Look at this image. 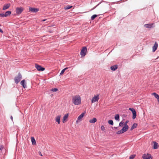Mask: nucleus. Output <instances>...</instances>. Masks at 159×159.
<instances>
[{
    "label": "nucleus",
    "mask_w": 159,
    "mask_h": 159,
    "mask_svg": "<svg viewBox=\"0 0 159 159\" xmlns=\"http://www.w3.org/2000/svg\"><path fill=\"white\" fill-rule=\"evenodd\" d=\"M129 129V126L128 125H124L122 129L118 131L116 133L117 134H120L126 131Z\"/></svg>",
    "instance_id": "2"
},
{
    "label": "nucleus",
    "mask_w": 159,
    "mask_h": 159,
    "mask_svg": "<svg viewBox=\"0 0 159 159\" xmlns=\"http://www.w3.org/2000/svg\"><path fill=\"white\" fill-rule=\"evenodd\" d=\"M118 66L117 65H115L114 66H111V70H115L117 68Z\"/></svg>",
    "instance_id": "22"
},
{
    "label": "nucleus",
    "mask_w": 159,
    "mask_h": 159,
    "mask_svg": "<svg viewBox=\"0 0 159 159\" xmlns=\"http://www.w3.org/2000/svg\"><path fill=\"white\" fill-rule=\"evenodd\" d=\"M137 125V124L136 123H134V124L132 125L131 128H130V130H133L134 129L136 128Z\"/></svg>",
    "instance_id": "20"
},
{
    "label": "nucleus",
    "mask_w": 159,
    "mask_h": 159,
    "mask_svg": "<svg viewBox=\"0 0 159 159\" xmlns=\"http://www.w3.org/2000/svg\"><path fill=\"white\" fill-rule=\"evenodd\" d=\"M24 9V8L22 7H17L16 10V14L18 15L20 14L23 11Z\"/></svg>",
    "instance_id": "8"
},
{
    "label": "nucleus",
    "mask_w": 159,
    "mask_h": 159,
    "mask_svg": "<svg viewBox=\"0 0 159 159\" xmlns=\"http://www.w3.org/2000/svg\"><path fill=\"white\" fill-rule=\"evenodd\" d=\"M10 3H8L6 4H5L4 5L3 7L2 8V10H6L10 7Z\"/></svg>",
    "instance_id": "15"
},
{
    "label": "nucleus",
    "mask_w": 159,
    "mask_h": 159,
    "mask_svg": "<svg viewBox=\"0 0 159 159\" xmlns=\"http://www.w3.org/2000/svg\"><path fill=\"white\" fill-rule=\"evenodd\" d=\"M61 117V115H58L55 117V120L56 122H57L58 124H60V119Z\"/></svg>",
    "instance_id": "12"
},
{
    "label": "nucleus",
    "mask_w": 159,
    "mask_h": 159,
    "mask_svg": "<svg viewBox=\"0 0 159 159\" xmlns=\"http://www.w3.org/2000/svg\"><path fill=\"white\" fill-rule=\"evenodd\" d=\"M114 128H115V129H117V127H114Z\"/></svg>",
    "instance_id": "42"
},
{
    "label": "nucleus",
    "mask_w": 159,
    "mask_h": 159,
    "mask_svg": "<svg viewBox=\"0 0 159 159\" xmlns=\"http://www.w3.org/2000/svg\"><path fill=\"white\" fill-rule=\"evenodd\" d=\"M154 146L153 148L154 149H157L158 147V144L156 143V142H154Z\"/></svg>",
    "instance_id": "21"
},
{
    "label": "nucleus",
    "mask_w": 159,
    "mask_h": 159,
    "mask_svg": "<svg viewBox=\"0 0 159 159\" xmlns=\"http://www.w3.org/2000/svg\"><path fill=\"white\" fill-rule=\"evenodd\" d=\"M72 103L75 105H79L81 103V98L79 95H76L72 97Z\"/></svg>",
    "instance_id": "1"
},
{
    "label": "nucleus",
    "mask_w": 159,
    "mask_h": 159,
    "mask_svg": "<svg viewBox=\"0 0 159 159\" xmlns=\"http://www.w3.org/2000/svg\"><path fill=\"white\" fill-rule=\"evenodd\" d=\"M157 101L158 102H159V97L157 99Z\"/></svg>",
    "instance_id": "40"
},
{
    "label": "nucleus",
    "mask_w": 159,
    "mask_h": 159,
    "mask_svg": "<svg viewBox=\"0 0 159 159\" xmlns=\"http://www.w3.org/2000/svg\"><path fill=\"white\" fill-rule=\"evenodd\" d=\"M51 91L53 92H57L58 91V89L57 88H54L51 89Z\"/></svg>",
    "instance_id": "32"
},
{
    "label": "nucleus",
    "mask_w": 159,
    "mask_h": 159,
    "mask_svg": "<svg viewBox=\"0 0 159 159\" xmlns=\"http://www.w3.org/2000/svg\"><path fill=\"white\" fill-rule=\"evenodd\" d=\"M5 14V16H6V17L9 16L11 14V11H6Z\"/></svg>",
    "instance_id": "23"
},
{
    "label": "nucleus",
    "mask_w": 159,
    "mask_h": 159,
    "mask_svg": "<svg viewBox=\"0 0 159 159\" xmlns=\"http://www.w3.org/2000/svg\"><path fill=\"white\" fill-rule=\"evenodd\" d=\"M29 11L32 12H36L39 11V9L34 7H29Z\"/></svg>",
    "instance_id": "11"
},
{
    "label": "nucleus",
    "mask_w": 159,
    "mask_h": 159,
    "mask_svg": "<svg viewBox=\"0 0 159 159\" xmlns=\"http://www.w3.org/2000/svg\"><path fill=\"white\" fill-rule=\"evenodd\" d=\"M158 47V44L156 42L152 48V51L154 52L157 49Z\"/></svg>",
    "instance_id": "16"
},
{
    "label": "nucleus",
    "mask_w": 159,
    "mask_h": 159,
    "mask_svg": "<svg viewBox=\"0 0 159 159\" xmlns=\"http://www.w3.org/2000/svg\"><path fill=\"white\" fill-rule=\"evenodd\" d=\"M31 141L33 145H36V141L34 138L33 137H31Z\"/></svg>",
    "instance_id": "18"
},
{
    "label": "nucleus",
    "mask_w": 159,
    "mask_h": 159,
    "mask_svg": "<svg viewBox=\"0 0 159 159\" xmlns=\"http://www.w3.org/2000/svg\"><path fill=\"white\" fill-rule=\"evenodd\" d=\"M0 17H6V16H5V14L4 13L0 14Z\"/></svg>",
    "instance_id": "33"
},
{
    "label": "nucleus",
    "mask_w": 159,
    "mask_h": 159,
    "mask_svg": "<svg viewBox=\"0 0 159 159\" xmlns=\"http://www.w3.org/2000/svg\"><path fill=\"white\" fill-rule=\"evenodd\" d=\"M46 19H44V20H42V21H46Z\"/></svg>",
    "instance_id": "41"
},
{
    "label": "nucleus",
    "mask_w": 159,
    "mask_h": 159,
    "mask_svg": "<svg viewBox=\"0 0 159 159\" xmlns=\"http://www.w3.org/2000/svg\"><path fill=\"white\" fill-rule=\"evenodd\" d=\"M154 25V24L152 23V24H147L144 25V26L148 28H151L152 27L153 25Z\"/></svg>",
    "instance_id": "17"
},
{
    "label": "nucleus",
    "mask_w": 159,
    "mask_h": 159,
    "mask_svg": "<svg viewBox=\"0 0 159 159\" xmlns=\"http://www.w3.org/2000/svg\"><path fill=\"white\" fill-rule=\"evenodd\" d=\"M68 68H67V67H66V68H64V69H63V70H61V73H60V75H62L63 74V73H64V72L65 71L66 69H67Z\"/></svg>",
    "instance_id": "26"
},
{
    "label": "nucleus",
    "mask_w": 159,
    "mask_h": 159,
    "mask_svg": "<svg viewBox=\"0 0 159 159\" xmlns=\"http://www.w3.org/2000/svg\"><path fill=\"white\" fill-rule=\"evenodd\" d=\"M135 155H131L129 157V159H133L135 157Z\"/></svg>",
    "instance_id": "31"
},
{
    "label": "nucleus",
    "mask_w": 159,
    "mask_h": 159,
    "mask_svg": "<svg viewBox=\"0 0 159 159\" xmlns=\"http://www.w3.org/2000/svg\"><path fill=\"white\" fill-rule=\"evenodd\" d=\"M129 110L131 111L133 114L132 118L134 119L136 117V113L135 110L133 108H129Z\"/></svg>",
    "instance_id": "9"
},
{
    "label": "nucleus",
    "mask_w": 159,
    "mask_h": 159,
    "mask_svg": "<svg viewBox=\"0 0 159 159\" xmlns=\"http://www.w3.org/2000/svg\"><path fill=\"white\" fill-rule=\"evenodd\" d=\"M3 148V147L2 146H0V150H2Z\"/></svg>",
    "instance_id": "36"
},
{
    "label": "nucleus",
    "mask_w": 159,
    "mask_h": 159,
    "mask_svg": "<svg viewBox=\"0 0 159 159\" xmlns=\"http://www.w3.org/2000/svg\"><path fill=\"white\" fill-rule=\"evenodd\" d=\"M25 80H22L20 82V84L24 88L27 87L26 84L25 82Z\"/></svg>",
    "instance_id": "14"
},
{
    "label": "nucleus",
    "mask_w": 159,
    "mask_h": 159,
    "mask_svg": "<svg viewBox=\"0 0 159 159\" xmlns=\"http://www.w3.org/2000/svg\"><path fill=\"white\" fill-rule=\"evenodd\" d=\"M72 7V6L67 5L64 7V9L65 10H68L71 8V7Z\"/></svg>",
    "instance_id": "25"
},
{
    "label": "nucleus",
    "mask_w": 159,
    "mask_h": 159,
    "mask_svg": "<svg viewBox=\"0 0 159 159\" xmlns=\"http://www.w3.org/2000/svg\"><path fill=\"white\" fill-rule=\"evenodd\" d=\"M101 129L103 131H105V128L103 125H102L101 126Z\"/></svg>",
    "instance_id": "34"
},
{
    "label": "nucleus",
    "mask_w": 159,
    "mask_h": 159,
    "mask_svg": "<svg viewBox=\"0 0 159 159\" xmlns=\"http://www.w3.org/2000/svg\"><path fill=\"white\" fill-rule=\"evenodd\" d=\"M84 114L85 113H83L78 117L77 120L76 121V124L78 123L79 122L82 120V118L84 116Z\"/></svg>",
    "instance_id": "6"
},
{
    "label": "nucleus",
    "mask_w": 159,
    "mask_h": 159,
    "mask_svg": "<svg viewBox=\"0 0 159 159\" xmlns=\"http://www.w3.org/2000/svg\"><path fill=\"white\" fill-rule=\"evenodd\" d=\"M152 95H154V96L157 99L159 97V95L155 93H152Z\"/></svg>",
    "instance_id": "24"
},
{
    "label": "nucleus",
    "mask_w": 159,
    "mask_h": 159,
    "mask_svg": "<svg viewBox=\"0 0 159 159\" xmlns=\"http://www.w3.org/2000/svg\"><path fill=\"white\" fill-rule=\"evenodd\" d=\"M129 122V121L128 120H127L125 121V123H124L125 124H124V125H127V123H128Z\"/></svg>",
    "instance_id": "35"
},
{
    "label": "nucleus",
    "mask_w": 159,
    "mask_h": 159,
    "mask_svg": "<svg viewBox=\"0 0 159 159\" xmlns=\"http://www.w3.org/2000/svg\"><path fill=\"white\" fill-rule=\"evenodd\" d=\"M97 121V119L95 118H93V119H91L89 122L90 123H94L96 122Z\"/></svg>",
    "instance_id": "19"
},
{
    "label": "nucleus",
    "mask_w": 159,
    "mask_h": 159,
    "mask_svg": "<svg viewBox=\"0 0 159 159\" xmlns=\"http://www.w3.org/2000/svg\"><path fill=\"white\" fill-rule=\"evenodd\" d=\"M124 122L122 121L120 123L119 125L120 126H122L123 125H124Z\"/></svg>",
    "instance_id": "29"
},
{
    "label": "nucleus",
    "mask_w": 159,
    "mask_h": 159,
    "mask_svg": "<svg viewBox=\"0 0 159 159\" xmlns=\"http://www.w3.org/2000/svg\"><path fill=\"white\" fill-rule=\"evenodd\" d=\"M115 118L116 120L119 121V115L118 114H117V115H116V116L115 117Z\"/></svg>",
    "instance_id": "27"
},
{
    "label": "nucleus",
    "mask_w": 159,
    "mask_h": 159,
    "mask_svg": "<svg viewBox=\"0 0 159 159\" xmlns=\"http://www.w3.org/2000/svg\"><path fill=\"white\" fill-rule=\"evenodd\" d=\"M99 99V94H97L96 95H94L92 98L91 100L92 103H94L98 102Z\"/></svg>",
    "instance_id": "5"
},
{
    "label": "nucleus",
    "mask_w": 159,
    "mask_h": 159,
    "mask_svg": "<svg viewBox=\"0 0 159 159\" xmlns=\"http://www.w3.org/2000/svg\"><path fill=\"white\" fill-rule=\"evenodd\" d=\"M11 119L12 120V121H13V117L12 116H11Z\"/></svg>",
    "instance_id": "39"
},
{
    "label": "nucleus",
    "mask_w": 159,
    "mask_h": 159,
    "mask_svg": "<svg viewBox=\"0 0 159 159\" xmlns=\"http://www.w3.org/2000/svg\"><path fill=\"white\" fill-rule=\"evenodd\" d=\"M39 154L40 156H42V154H41V152H39Z\"/></svg>",
    "instance_id": "38"
},
{
    "label": "nucleus",
    "mask_w": 159,
    "mask_h": 159,
    "mask_svg": "<svg viewBox=\"0 0 159 159\" xmlns=\"http://www.w3.org/2000/svg\"><path fill=\"white\" fill-rule=\"evenodd\" d=\"M35 67L38 71H43L45 70L44 68L43 67L41 66L38 64H35Z\"/></svg>",
    "instance_id": "10"
},
{
    "label": "nucleus",
    "mask_w": 159,
    "mask_h": 159,
    "mask_svg": "<svg viewBox=\"0 0 159 159\" xmlns=\"http://www.w3.org/2000/svg\"><path fill=\"white\" fill-rule=\"evenodd\" d=\"M142 157L143 159H152V156L148 153L144 154L143 155Z\"/></svg>",
    "instance_id": "4"
},
{
    "label": "nucleus",
    "mask_w": 159,
    "mask_h": 159,
    "mask_svg": "<svg viewBox=\"0 0 159 159\" xmlns=\"http://www.w3.org/2000/svg\"><path fill=\"white\" fill-rule=\"evenodd\" d=\"M108 123L109 124L111 125H113V121L112 120H109L108 121Z\"/></svg>",
    "instance_id": "30"
},
{
    "label": "nucleus",
    "mask_w": 159,
    "mask_h": 159,
    "mask_svg": "<svg viewBox=\"0 0 159 159\" xmlns=\"http://www.w3.org/2000/svg\"><path fill=\"white\" fill-rule=\"evenodd\" d=\"M68 117V114L65 115L63 117L62 119V122L63 123H65L67 120V119Z\"/></svg>",
    "instance_id": "13"
},
{
    "label": "nucleus",
    "mask_w": 159,
    "mask_h": 159,
    "mask_svg": "<svg viewBox=\"0 0 159 159\" xmlns=\"http://www.w3.org/2000/svg\"><path fill=\"white\" fill-rule=\"evenodd\" d=\"M87 50V48L86 47H84L80 52V55L82 57H84L86 53Z\"/></svg>",
    "instance_id": "7"
},
{
    "label": "nucleus",
    "mask_w": 159,
    "mask_h": 159,
    "mask_svg": "<svg viewBox=\"0 0 159 159\" xmlns=\"http://www.w3.org/2000/svg\"><path fill=\"white\" fill-rule=\"evenodd\" d=\"M158 58V57H157V59Z\"/></svg>",
    "instance_id": "43"
},
{
    "label": "nucleus",
    "mask_w": 159,
    "mask_h": 159,
    "mask_svg": "<svg viewBox=\"0 0 159 159\" xmlns=\"http://www.w3.org/2000/svg\"><path fill=\"white\" fill-rule=\"evenodd\" d=\"M97 15H93L91 17V19L92 20H93L95 19V18L97 16Z\"/></svg>",
    "instance_id": "28"
},
{
    "label": "nucleus",
    "mask_w": 159,
    "mask_h": 159,
    "mask_svg": "<svg viewBox=\"0 0 159 159\" xmlns=\"http://www.w3.org/2000/svg\"><path fill=\"white\" fill-rule=\"evenodd\" d=\"M22 78L21 75L19 73L18 75L15 78V81L16 84L18 83Z\"/></svg>",
    "instance_id": "3"
},
{
    "label": "nucleus",
    "mask_w": 159,
    "mask_h": 159,
    "mask_svg": "<svg viewBox=\"0 0 159 159\" xmlns=\"http://www.w3.org/2000/svg\"><path fill=\"white\" fill-rule=\"evenodd\" d=\"M1 26V25H0V26ZM0 32L2 33H3V31L0 28Z\"/></svg>",
    "instance_id": "37"
}]
</instances>
